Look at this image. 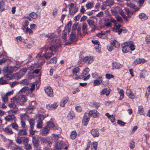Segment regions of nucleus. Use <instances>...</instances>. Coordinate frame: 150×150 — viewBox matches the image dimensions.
<instances>
[{
  "instance_id": "f257e3e1",
  "label": "nucleus",
  "mask_w": 150,
  "mask_h": 150,
  "mask_svg": "<svg viewBox=\"0 0 150 150\" xmlns=\"http://www.w3.org/2000/svg\"><path fill=\"white\" fill-rule=\"evenodd\" d=\"M57 50V48L52 45H48L46 48H42L40 49V56L48 59L54 54L52 52H55Z\"/></svg>"
},
{
  "instance_id": "f03ea898",
  "label": "nucleus",
  "mask_w": 150,
  "mask_h": 150,
  "mask_svg": "<svg viewBox=\"0 0 150 150\" xmlns=\"http://www.w3.org/2000/svg\"><path fill=\"white\" fill-rule=\"evenodd\" d=\"M99 116V113L96 110H93L89 111L88 113H85L82 120V123L84 126L88 124L90 116L93 118H97Z\"/></svg>"
},
{
  "instance_id": "7ed1b4c3",
  "label": "nucleus",
  "mask_w": 150,
  "mask_h": 150,
  "mask_svg": "<svg viewBox=\"0 0 150 150\" xmlns=\"http://www.w3.org/2000/svg\"><path fill=\"white\" fill-rule=\"evenodd\" d=\"M80 61L79 62L80 63L83 64L84 63L86 62L88 64H90L92 63L93 59V57L91 56H86L85 57L83 56H79Z\"/></svg>"
},
{
  "instance_id": "20e7f679",
  "label": "nucleus",
  "mask_w": 150,
  "mask_h": 150,
  "mask_svg": "<svg viewBox=\"0 0 150 150\" xmlns=\"http://www.w3.org/2000/svg\"><path fill=\"white\" fill-rule=\"evenodd\" d=\"M115 21L112 17H110L109 18H106L104 19V24L107 27H111V22H115Z\"/></svg>"
},
{
  "instance_id": "39448f33",
  "label": "nucleus",
  "mask_w": 150,
  "mask_h": 150,
  "mask_svg": "<svg viewBox=\"0 0 150 150\" xmlns=\"http://www.w3.org/2000/svg\"><path fill=\"white\" fill-rule=\"evenodd\" d=\"M12 100H14L17 103H24L26 101L27 99L25 95H21L18 96L17 99H16L14 97L12 98Z\"/></svg>"
},
{
  "instance_id": "423d86ee",
  "label": "nucleus",
  "mask_w": 150,
  "mask_h": 150,
  "mask_svg": "<svg viewBox=\"0 0 150 150\" xmlns=\"http://www.w3.org/2000/svg\"><path fill=\"white\" fill-rule=\"evenodd\" d=\"M69 11L71 15H73L77 11V9L76 8L74 4L70 3L69 4Z\"/></svg>"
},
{
  "instance_id": "0eeeda50",
  "label": "nucleus",
  "mask_w": 150,
  "mask_h": 150,
  "mask_svg": "<svg viewBox=\"0 0 150 150\" xmlns=\"http://www.w3.org/2000/svg\"><path fill=\"white\" fill-rule=\"evenodd\" d=\"M45 92L47 96L50 97L53 96V91L52 88L50 86L45 87L44 88Z\"/></svg>"
},
{
  "instance_id": "6e6552de",
  "label": "nucleus",
  "mask_w": 150,
  "mask_h": 150,
  "mask_svg": "<svg viewBox=\"0 0 150 150\" xmlns=\"http://www.w3.org/2000/svg\"><path fill=\"white\" fill-rule=\"evenodd\" d=\"M122 50L123 53L129 52V48L128 41H126L122 44L121 45Z\"/></svg>"
},
{
  "instance_id": "1a4fd4ad",
  "label": "nucleus",
  "mask_w": 150,
  "mask_h": 150,
  "mask_svg": "<svg viewBox=\"0 0 150 150\" xmlns=\"http://www.w3.org/2000/svg\"><path fill=\"white\" fill-rule=\"evenodd\" d=\"M13 72L12 67H10L9 69H6L4 71V74L7 78L10 79L11 73Z\"/></svg>"
},
{
  "instance_id": "9d476101",
  "label": "nucleus",
  "mask_w": 150,
  "mask_h": 150,
  "mask_svg": "<svg viewBox=\"0 0 150 150\" xmlns=\"http://www.w3.org/2000/svg\"><path fill=\"white\" fill-rule=\"evenodd\" d=\"M27 71V68H23L21 69L18 73L16 74L17 77L18 79H20L21 77L23 76L25 74Z\"/></svg>"
},
{
  "instance_id": "9b49d317",
  "label": "nucleus",
  "mask_w": 150,
  "mask_h": 150,
  "mask_svg": "<svg viewBox=\"0 0 150 150\" xmlns=\"http://www.w3.org/2000/svg\"><path fill=\"white\" fill-rule=\"evenodd\" d=\"M125 13L127 15L128 18H130L131 16L135 12L134 10H129L128 8H124Z\"/></svg>"
},
{
  "instance_id": "f8f14e48",
  "label": "nucleus",
  "mask_w": 150,
  "mask_h": 150,
  "mask_svg": "<svg viewBox=\"0 0 150 150\" xmlns=\"http://www.w3.org/2000/svg\"><path fill=\"white\" fill-rule=\"evenodd\" d=\"M102 78L101 76H99L97 79L94 80L93 86H96L101 84L102 82Z\"/></svg>"
},
{
  "instance_id": "ddd939ff",
  "label": "nucleus",
  "mask_w": 150,
  "mask_h": 150,
  "mask_svg": "<svg viewBox=\"0 0 150 150\" xmlns=\"http://www.w3.org/2000/svg\"><path fill=\"white\" fill-rule=\"evenodd\" d=\"M57 103H55L53 104H49L46 105V108L48 110H53L57 106Z\"/></svg>"
},
{
  "instance_id": "4468645a",
  "label": "nucleus",
  "mask_w": 150,
  "mask_h": 150,
  "mask_svg": "<svg viewBox=\"0 0 150 150\" xmlns=\"http://www.w3.org/2000/svg\"><path fill=\"white\" fill-rule=\"evenodd\" d=\"M90 77V74H88L87 75V76L86 77V75H85L84 74H83V72L81 74L78 76H77L76 77H75V79H82L83 78V80L84 81H86L88 80V79H89Z\"/></svg>"
},
{
  "instance_id": "2eb2a0df",
  "label": "nucleus",
  "mask_w": 150,
  "mask_h": 150,
  "mask_svg": "<svg viewBox=\"0 0 150 150\" xmlns=\"http://www.w3.org/2000/svg\"><path fill=\"white\" fill-rule=\"evenodd\" d=\"M32 142L35 147L38 148L39 146V141L38 139L35 136L33 137Z\"/></svg>"
},
{
  "instance_id": "dca6fc26",
  "label": "nucleus",
  "mask_w": 150,
  "mask_h": 150,
  "mask_svg": "<svg viewBox=\"0 0 150 150\" xmlns=\"http://www.w3.org/2000/svg\"><path fill=\"white\" fill-rule=\"evenodd\" d=\"M50 129L46 126L44 127L40 131L41 134L43 135H45L49 132Z\"/></svg>"
},
{
  "instance_id": "f3484780",
  "label": "nucleus",
  "mask_w": 150,
  "mask_h": 150,
  "mask_svg": "<svg viewBox=\"0 0 150 150\" xmlns=\"http://www.w3.org/2000/svg\"><path fill=\"white\" fill-rule=\"evenodd\" d=\"M64 144L63 142H57L55 146V150H60L63 147Z\"/></svg>"
},
{
  "instance_id": "a211bd4d",
  "label": "nucleus",
  "mask_w": 150,
  "mask_h": 150,
  "mask_svg": "<svg viewBox=\"0 0 150 150\" xmlns=\"http://www.w3.org/2000/svg\"><path fill=\"white\" fill-rule=\"evenodd\" d=\"M40 141L41 143L43 144H47V145L49 146L52 143L51 142L48 140L47 139L45 138H42L40 139Z\"/></svg>"
},
{
  "instance_id": "6ab92c4d",
  "label": "nucleus",
  "mask_w": 150,
  "mask_h": 150,
  "mask_svg": "<svg viewBox=\"0 0 150 150\" xmlns=\"http://www.w3.org/2000/svg\"><path fill=\"white\" fill-rule=\"evenodd\" d=\"M75 38V35L74 33L73 32H72L71 34L70 35L69 38V40L71 41V42H68L66 44L67 45H70L72 43L74 42V40Z\"/></svg>"
},
{
  "instance_id": "aec40b11",
  "label": "nucleus",
  "mask_w": 150,
  "mask_h": 150,
  "mask_svg": "<svg viewBox=\"0 0 150 150\" xmlns=\"http://www.w3.org/2000/svg\"><path fill=\"white\" fill-rule=\"evenodd\" d=\"M91 133L93 136L95 138L99 136V133L97 129H93L91 131Z\"/></svg>"
},
{
  "instance_id": "412c9836",
  "label": "nucleus",
  "mask_w": 150,
  "mask_h": 150,
  "mask_svg": "<svg viewBox=\"0 0 150 150\" xmlns=\"http://www.w3.org/2000/svg\"><path fill=\"white\" fill-rule=\"evenodd\" d=\"M15 116L12 115H9L5 117V119L8 122H12L13 120H15Z\"/></svg>"
},
{
  "instance_id": "4be33fe9",
  "label": "nucleus",
  "mask_w": 150,
  "mask_h": 150,
  "mask_svg": "<svg viewBox=\"0 0 150 150\" xmlns=\"http://www.w3.org/2000/svg\"><path fill=\"white\" fill-rule=\"evenodd\" d=\"M69 99V98L68 97L63 98L60 102V106L62 107L64 106L65 104L67 102Z\"/></svg>"
},
{
  "instance_id": "5701e85b",
  "label": "nucleus",
  "mask_w": 150,
  "mask_h": 150,
  "mask_svg": "<svg viewBox=\"0 0 150 150\" xmlns=\"http://www.w3.org/2000/svg\"><path fill=\"white\" fill-rule=\"evenodd\" d=\"M37 103L34 101H32L29 103V105L28 107V109L29 110H33L35 108Z\"/></svg>"
},
{
  "instance_id": "b1692460",
  "label": "nucleus",
  "mask_w": 150,
  "mask_h": 150,
  "mask_svg": "<svg viewBox=\"0 0 150 150\" xmlns=\"http://www.w3.org/2000/svg\"><path fill=\"white\" fill-rule=\"evenodd\" d=\"M126 94L129 98L133 99L134 98V96L131 91L129 89H127L126 91Z\"/></svg>"
},
{
  "instance_id": "393cba45",
  "label": "nucleus",
  "mask_w": 150,
  "mask_h": 150,
  "mask_svg": "<svg viewBox=\"0 0 150 150\" xmlns=\"http://www.w3.org/2000/svg\"><path fill=\"white\" fill-rule=\"evenodd\" d=\"M4 131L6 132L7 133L9 134H13V132L12 131L11 128L10 127V125L7 126L4 129Z\"/></svg>"
},
{
  "instance_id": "a878e982",
  "label": "nucleus",
  "mask_w": 150,
  "mask_h": 150,
  "mask_svg": "<svg viewBox=\"0 0 150 150\" xmlns=\"http://www.w3.org/2000/svg\"><path fill=\"white\" fill-rule=\"evenodd\" d=\"M128 42L129 50H130L131 51L134 50L135 49V46L134 45L133 42L132 41H128Z\"/></svg>"
},
{
  "instance_id": "bb28decb",
  "label": "nucleus",
  "mask_w": 150,
  "mask_h": 150,
  "mask_svg": "<svg viewBox=\"0 0 150 150\" xmlns=\"http://www.w3.org/2000/svg\"><path fill=\"white\" fill-rule=\"evenodd\" d=\"M111 44L115 48L118 47L120 46V44L119 42L115 40L111 41Z\"/></svg>"
},
{
  "instance_id": "cd10ccee",
  "label": "nucleus",
  "mask_w": 150,
  "mask_h": 150,
  "mask_svg": "<svg viewBox=\"0 0 150 150\" xmlns=\"http://www.w3.org/2000/svg\"><path fill=\"white\" fill-rule=\"evenodd\" d=\"M110 93V91L109 90H107V88H105L103 89L102 91L101 92L100 94L101 95L103 96L105 94L106 95L108 96Z\"/></svg>"
},
{
  "instance_id": "c85d7f7f",
  "label": "nucleus",
  "mask_w": 150,
  "mask_h": 150,
  "mask_svg": "<svg viewBox=\"0 0 150 150\" xmlns=\"http://www.w3.org/2000/svg\"><path fill=\"white\" fill-rule=\"evenodd\" d=\"M47 124L46 126L49 128L50 129H55V128H54V127H55V125L52 122L49 121L47 122Z\"/></svg>"
},
{
  "instance_id": "c756f323",
  "label": "nucleus",
  "mask_w": 150,
  "mask_h": 150,
  "mask_svg": "<svg viewBox=\"0 0 150 150\" xmlns=\"http://www.w3.org/2000/svg\"><path fill=\"white\" fill-rule=\"evenodd\" d=\"M25 129H21L19 130L18 133V135L20 136L26 135L27 133Z\"/></svg>"
},
{
  "instance_id": "7c9ffc66",
  "label": "nucleus",
  "mask_w": 150,
  "mask_h": 150,
  "mask_svg": "<svg viewBox=\"0 0 150 150\" xmlns=\"http://www.w3.org/2000/svg\"><path fill=\"white\" fill-rule=\"evenodd\" d=\"M121 65L119 63L114 62L112 63V66L113 68H112V69H119L121 67Z\"/></svg>"
},
{
  "instance_id": "2f4dec72",
  "label": "nucleus",
  "mask_w": 150,
  "mask_h": 150,
  "mask_svg": "<svg viewBox=\"0 0 150 150\" xmlns=\"http://www.w3.org/2000/svg\"><path fill=\"white\" fill-rule=\"evenodd\" d=\"M80 71V69L79 67H74L72 69V71L73 74V75H75L77 76V74L79 73Z\"/></svg>"
},
{
  "instance_id": "473e14b6",
  "label": "nucleus",
  "mask_w": 150,
  "mask_h": 150,
  "mask_svg": "<svg viewBox=\"0 0 150 150\" xmlns=\"http://www.w3.org/2000/svg\"><path fill=\"white\" fill-rule=\"evenodd\" d=\"M105 3L106 6H110L113 5L114 1L112 0H106Z\"/></svg>"
},
{
  "instance_id": "72a5a7b5",
  "label": "nucleus",
  "mask_w": 150,
  "mask_h": 150,
  "mask_svg": "<svg viewBox=\"0 0 150 150\" xmlns=\"http://www.w3.org/2000/svg\"><path fill=\"white\" fill-rule=\"evenodd\" d=\"M77 135V133L75 131H73L71 132L70 134V138L72 139H74L76 138Z\"/></svg>"
},
{
  "instance_id": "f704fd0d",
  "label": "nucleus",
  "mask_w": 150,
  "mask_h": 150,
  "mask_svg": "<svg viewBox=\"0 0 150 150\" xmlns=\"http://www.w3.org/2000/svg\"><path fill=\"white\" fill-rule=\"evenodd\" d=\"M87 21L89 24V25L90 26H93L94 28H95V25L94 24V21L93 20L88 19L87 20Z\"/></svg>"
},
{
  "instance_id": "c9c22d12",
  "label": "nucleus",
  "mask_w": 150,
  "mask_h": 150,
  "mask_svg": "<svg viewBox=\"0 0 150 150\" xmlns=\"http://www.w3.org/2000/svg\"><path fill=\"white\" fill-rule=\"evenodd\" d=\"M4 4L2 0L0 1V12H1L4 10Z\"/></svg>"
},
{
  "instance_id": "e433bc0d",
  "label": "nucleus",
  "mask_w": 150,
  "mask_h": 150,
  "mask_svg": "<svg viewBox=\"0 0 150 150\" xmlns=\"http://www.w3.org/2000/svg\"><path fill=\"white\" fill-rule=\"evenodd\" d=\"M148 75L145 69L142 70L141 72V78H144Z\"/></svg>"
},
{
  "instance_id": "4c0bfd02",
  "label": "nucleus",
  "mask_w": 150,
  "mask_h": 150,
  "mask_svg": "<svg viewBox=\"0 0 150 150\" xmlns=\"http://www.w3.org/2000/svg\"><path fill=\"white\" fill-rule=\"evenodd\" d=\"M22 138L18 136L16 139V142L18 144H21L22 142Z\"/></svg>"
},
{
  "instance_id": "58836bf2",
  "label": "nucleus",
  "mask_w": 150,
  "mask_h": 150,
  "mask_svg": "<svg viewBox=\"0 0 150 150\" xmlns=\"http://www.w3.org/2000/svg\"><path fill=\"white\" fill-rule=\"evenodd\" d=\"M150 94V85L147 88V91H146V92L145 94V97L147 98H148Z\"/></svg>"
},
{
  "instance_id": "ea45409f",
  "label": "nucleus",
  "mask_w": 150,
  "mask_h": 150,
  "mask_svg": "<svg viewBox=\"0 0 150 150\" xmlns=\"http://www.w3.org/2000/svg\"><path fill=\"white\" fill-rule=\"evenodd\" d=\"M15 130L17 131L18 130V125L16 123H13L10 125Z\"/></svg>"
},
{
  "instance_id": "a19ab883",
  "label": "nucleus",
  "mask_w": 150,
  "mask_h": 150,
  "mask_svg": "<svg viewBox=\"0 0 150 150\" xmlns=\"http://www.w3.org/2000/svg\"><path fill=\"white\" fill-rule=\"evenodd\" d=\"M119 93L120 94L119 100H121L124 98V91L122 89H121L119 91Z\"/></svg>"
},
{
  "instance_id": "79ce46f5",
  "label": "nucleus",
  "mask_w": 150,
  "mask_h": 150,
  "mask_svg": "<svg viewBox=\"0 0 150 150\" xmlns=\"http://www.w3.org/2000/svg\"><path fill=\"white\" fill-rule=\"evenodd\" d=\"M29 122L30 124V128H31V129H33L35 122L33 118L30 119L29 121Z\"/></svg>"
},
{
  "instance_id": "37998d69",
  "label": "nucleus",
  "mask_w": 150,
  "mask_h": 150,
  "mask_svg": "<svg viewBox=\"0 0 150 150\" xmlns=\"http://www.w3.org/2000/svg\"><path fill=\"white\" fill-rule=\"evenodd\" d=\"M56 35L54 33H49L46 35V37L49 38H52L54 37Z\"/></svg>"
},
{
  "instance_id": "c03bdc74",
  "label": "nucleus",
  "mask_w": 150,
  "mask_h": 150,
  "mask_svg": "<svg viewBox=\"0 0 150 150\" xmlns=\"http://www.w3.org/2000/svg\"><path fill=\"white\" fill-rule=\"evenodd\" d=\"M148 16L144 13H141V20L145 21L147 19Z\"/></svg>"
},
{
  "instance_id": "a18cd8bd",
  "label": "nucleus",
  "mask_w": 150,
  "mask_h": 150,
  "mask_svg": "<svg viewBox=\"0 0 150 150\" xmlns=\"http://www.w3.org/2000/svg\"><path fill=\"white\" fill-rule=\"evenodd\" d=\"M28 78L32 79L34 77V74L32 71H30L28 73Z\"/></svg>"
},
{
  "instance_id": "49530a36",
  "label": "nucleus",
  "mask_w": 150,
  "mask_h": 150,
  "mask_svg": "<svg viewBox=\"0 0 150 150\" xmlns=\"http://www.w3.org/2000/svg\"><path fill=\"white\" fill-rule=\"evenodd\" d=\"M93 3L89 2L86 5V6L87 9H88L91 8L93 7Z\"/></svg>"
},
{
  "instance_id": "de8ad7c7",
  "label": "nucleus",
  "mask_w": 150,
  "mask_h": 150,
  "mask_svg": "<svg viewBox=\"0 0 150 150\" xmlns=\"http://www.w3.org/2000/svg\"><path fill=\"white\" fill-rule=\"evenodd\" d=\"M29 16L33 19H35L37 18V15L35 12H32L30 13Z\"/></svg>"
},
{
  "instance_id": "09e8293b",
  "label": "nucleus",
  "mask_w": 150,
  "mask_h": 150,
  "mask_svg": "<svg viewBox=\"0 0 150 150\" xmlns=\"http://www.w3.org/2000/svg\"><path fill=\"white\" fill-rule=\"evenodd\" d=\"M145 41L147 44H150V35H147L145 38Z\"/></svg>"
},
{
  "instance_id": "8fccbe9b",
  "label": "nucleus",
  "mask_w": 150,
  "mask_h": 150,
  "mask_svg": "<svg viewBox=\"0 0 150 150\" xmlns=\"http://www.w3.org/2000/svg\"><path fill=\"white\" fill-rule=\"evenodd\" d=\"M45 118L44 116L43 115H42L41 114H39L38 115V121H41L42 122L43 121L44 119Z\"/></svg>"
},
{
  "instance_id": "3c124183",
  "label": "nucleus",
  "mask_w": 150,
  "mask_h": 150,
  "mask_svg": "<svg viewBox=\"0 0 150 150\" xmlns=\"http://www.w3.org/2000/svg\"><path fill=\"white\" fill-rule=\"evenodd\" d=\"M25 32L26 34H31L33 33V31L31 29H30L29 28H27L25 29Z\"/></svg>"
},
{
  "instance_id": "603ef678",
  "label": "nucleus",
  "mask_w": 150,
  "mask_h": 150,
  "mask_svg": "<svg viewBox=\"0 0 150 150\" xmlns=\"http://www.w3.org/2000/svg\"><path fill=\"white\" fill-rule=\"evenodd\" d=\"M24 148L27 150H30L32 149L31 146L30 144H24Z\"/></svg>"
},
{
  "instance_id": "864d4df0",
  "label": "nucleus",
  "mask_w": 150,
  "mask_h": 150,
  "mask_svg": "<svg viewBox=\"0 0 150 150\" xmlns=\"http://www.w3.org/2000/svg\"><path fill=\"white\" fill-rule=\"evenodd\" d=\"M42 122L41 121H38L37 125V128L40 129L41 128L42 126Z\"/></svg>"
},
{
  "instance_id": "5fc2aeb1",
  "label": "nucleus",
  "mask_w": 150,
  "mask_h": 150,
  "mask_svg": "<svg viewBox=\"0 0 150 150\" xmlns=\"http://www.w3.org/2000/svg\"><path fill=\"white\" fill-rule=\"evenodd\" d=\"M12 98L11 99V101H12V100H12ZM14 101V102H13L9 104L8 105V106L10 108H14L16 107V105L14 103H15V102H16V101H15L14 100H13Z\"/></svg>"
},
{
  "instance_id": "6e6d98bb",
  "label": "nucleus",
  "mask_w": 150,
  "mask_h": 150,
  "mask_svg": "<svg viewBox=\"0 0 150 150\" xmlns=\"http://www.w3.org/2000/svg\"><path fill=\"white\" fill-rule=\"evenodd\" d=\"M7 83V82L6 80H3L2 78H0V84L3 85L6 84Z\"/></svg>"
},
{
  "instance_id": "4d7b16f0",
  "label": "nucleus",
  "mask_w": 150,
  "mask_h": 150,
  "mask_svg": "<svg viewBox=\"0 0 150 150\" xmlns=\"http://www.w3.org/2000/svg\"><path fill=\"white\" fill-rule=\"evenodd\" d=\"M117 123L121 126H124L126 124L125 122L120 120H117Z\"/></svg>"
},
{
  "instance_id": "13d9d810",
  "label": "nucleus",
  "mask_w": 150,
  "mask_h": 150,
  "mask_svg": "<svg viewBox=\"0 0 150 150\" xmlns=\"http://www.w3.org/2000/svg\"><path fill=\"white\" fill-rule=\"evenodd\" d=\"M141 63V59L140 58H137L135 60L133 64L135 65H136Z\"/></svg>"
},
{
  "instance_id": "bf43d9fd",
  "label": "nucleus",
  "mask_w": 150,
  "mask_h": 150,
  "mask_svg": "<svg viewBox=\"0 0 150 150\" xmlns=\"http://www.w3.org/2000/svg\"><path fill=\"white\" fill-rule=\"evenodd\" d=\"M2 100L4 103H6L8 101V99L7 97V96L6 95H4V96H2Z\"/></svg>"
},
{
  "instance_id": "052dcab7",
  "label": "nucleus",
  "mask_w": 150,
  "mask_h": 150,
  "mask_svg": "<svg viewBox=\"0 0 150 150\" xmlns=\"http://www.w3.org/2000/svg\"><path fill=\"white\" fill-rule=\"evenodd\" d=\"M28 115L26 114H23L21 115L20 117L21 120H24V119L28 118Z\"/></svg>"
},
{
  "instance_id": "680f3d73",
  "label": "nucleus",
  "mask_w": 150,
  "mask_h": 150,
  "mask_svg": "<svg viewBox=\"0 0 150 150\" xmlns=\"http://www.w3.org/2000/svg\"><path fill=\"white\" fill-rule=\"evenodd\" d=\"M114 47V46L110 44V45L107 46V48L109 51H111L112 50Z\"/></svg>"
},
{
  "instance_id": "e2e57ef3",
  "label": "nucleus",
  "mask_w": 150,
  "mask_h": 150,
  "mask_svg": "<svg viewBox=\"0 0 150 150\" xmlns=\"http://www.w3.org/2000/svg\"><path fill=\"white\" fill-rule=\"evenodd\" d=\"M21 83L24 84L28 85L29 84V83L27 79H24L21 81Z\"/></svg>"
},
{
  "instance_id": "0e129e2a",
  "label": "nucleus",
  "mask_w": 150,
  "mask_h": 150,
  "mask_svg": "<svg viewBox=\"0 0 150 150\" xmlns=\"http://www.w3.org/2000/svg\"><path fill=\"white\" fill-rule=\"evenodd\" d=\"M23 120H21V124L22 127L25 129L26 127L25 126L26 124L25 122L23 121Z\"/></svg>"
},
{
  "instance_id": "69168bd1",
  "label": "nucleus",
  "mask_w": 150,
  "mask_h": 150,
  "mask_svg": "<svg viewBox=\"0 0 150 150\" xmlns=\"http://www.w3.org/2000/svg\"><path fill=\"white\" fill-rule=\"evenodd\" d=\"M89 71V69L88 68H86L83 71V74H84L85 75H86Z\"/></svg>"
},
{
  "instance_id": "338daca9",
  "label": "nucleus",
  "mask_w": 150,
  "mask_h": 150,
  "mask_svg": "<svg viewBox=\"0 0 150 150\" xmlns=\"http://www.w3.org/2000/svg\"><path fill=\"white\" fill-rule=\"evenodd\" d=\"M28 141V140L27 138L23 137L22 142L25 144H27Z\"/></svg>"
},
{
  "instance_id": "774afa93",
  "label": "nucleus",
  "mask_w": 150,
  "mask_h": 150,
  "mask_svg": "<svg viewBox=\"0 0 150 150\" xmlns=\"http://www.w3.org/2000/svg\"><path fill=\"white\" fill-rule=\"evenodd\" d=\"M105 77L108 79H110L114 77V76L111 74H107L105 75Z\"/></svg>"
}]
</instances>
